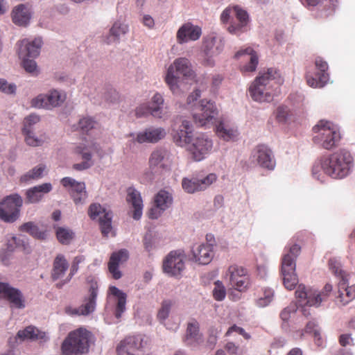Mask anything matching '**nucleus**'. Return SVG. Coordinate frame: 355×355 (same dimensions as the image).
<instances>
[{
    "mask_svg": "<svg viewBox=\"0 0 355 355\" xmlns=\"http://www.w3.org/2000/svg\"><path fill=\"white\" fill-rule=\"evenodd\" d=\"M193 128L189 121L184 120L173 134L175 143L180 146L189 144L192 141Z\"/></svg>",
    "mask_w": 355,
    "mask_h": 355,
    "instance_id": "c85d7f7f",
    "label": "nucleus"
},
{
    "mask_svg": "<svg viewBox=\"0 0 355 355\" xmlns=\"http://www.w3.org/2000/svg\"><path fill=\"white\" fill-rule=\"evenodd\" d=\"M144 245L148 252H150L154 248V243L150 234H146L144 237Z\"/></svg>",
    "mask_w": 355,
    "mask_h": 355,
    "instance_id": "0e129e2a",
    "label": "nucleus"
},
{
    "mask_svg": "<svg viewBox=\"0 0 355 355\" xmlns=\"http://www.w3.org/2000/svg\"><path fill=\"white\" fill-rule=\"evenodd\" d=\"M17 338H19L21 340H33L46 341L48 340V336L45 332L40 331L33 326H28L23 330H19L17 334Z\"/></svg>",
    "mask_w": 355,
    "mask_h": 355,
    "instance_id": "e433bc0d",
    "label": "nucleus"
},
{
    "mask_svg": "<svg viewBox=\"0 0 355 355\" xmlns=\"http://www.w3.org/2000/svg\"><path fill=\"white\" fill-rule=\"evenodd\" d=\"M224 43L216 37H208L204 41L203 53L205 55L214 56L219 54L223 49Z\"/></svg>",
    "mask_w": 355,
    "mask_h": 355,
    "instance_id": "58836bf2",
    "label": "nucleus"
},
{
    "mask_svg": "<svg viewBox=\"0 0 355 355\" xmlns=\"http://www.w3.org/2000/svg\"><path fill=\"white\" fill-rule=\"evenodd\" d=\"M201 35L202 29L200 26L191 22H187L182 24L177 31V42L182 44L190 41H196L200 37Z\"/></svg>",
    "mask_w": 355,
    "mask_h": 355,
    "instance_id": "5701e85b",
    "label": "nucleus"
},
{
    "mask_svg": "<svg viewBox=\"0 0 355 355\" xmlns=\"http://www.w3.org/2000/svg\"><path fill=\"white\" fill-rule=\"evenodd\" d=\"M273 296V291L270 288L264 289L263 296L257 300V305L261 307L268 305L272 300Z\"/></svg>",
    "mask_w": 355,
    "mask_h": 355,
    "instance_id": "3c124183",
    "label": "nucleus"
},
{
    "mask_svg": "<svg viewBox=\"0 0 355 355\" xmlns=\"http://www.w3.org/2000/svg\"><path fill=\"white\" fill-rule=\"evenodd\" d=\"M323 172L334 179H342L347 176L353 164V157L349 151L338 150L320 158Z\"/></svg>",
    "mask_w": 355,
    "mask_h": 355,
    "instance_id": "f03ea898",
    "label": "nucleus"
},
{
    "mask_svg": "<svg viewBox=\"0 0 355 355\" xmlns=\"http://www.w3.org/2000/svg\"><path fill=\"white\" fill-rule=\"evenodd\" d=\"M279 78V72L273 68L260 73L249 88L252 98L258 102L271 101L279 88V83L276 80Z\"/></svg>",
    "mask_w": 355,
    "mask_h": 355,
    "instance_id": "f257e3e1",
    "label": "nucleus"
},
{
    "mask_svg": "<svg viewBox=\"0 0 355 355\" xmlns=\"http://www.w3.org/2000/svg\"><path fill=\"white\" fill-rule=\"evenodd\" d=\"M40 120V118L38 115L35 114H31L27 117L24 119V131H27L28 130H32L31 126L37 123H38Z\"/></svg>",
    "mask_w": 355,
    "mask_h": 355,
    "instance_id": "5fc2aeb1",
    "label": "nucleus"
},
{
    "mask_svg": "<svg viewBox=\"0 0 355 355\" xmlns=\"http://www.w3.org/2000/svg\"><path fill=\"white\" fill-rule=\"evenodd\" d=\"M345 291H344V288H340L338 287V295L336 297V303L340 306H345L349 302H345L343 300L345 299Z\"/></svg>",
    "mask_w": 355,
    "mask_h": 355,
    "instance_id": "69168bd1",
    "label": "nucleus"
},
{
    "mask_svg": "<svg viewBox=\"0 0 355 355\" xmlns=\"http://www.w3.org/2000/svg\"><path fill=\"white\" fill-rule=\"evenodd\" d=\"M98 286L96 282H92L89 285V295L85 297L84 304L78 308H68L67 312L71 315H87L95 310L96 300Z\"/></svg>",
    "mask_w": 355,
    "mask_h": 355,
    "instance_id": "dca6fc26",
    "label": "nucleus"
},
{
    "mask_svg": "<svg viewBox=\"0 0 355 355\" xmlns=\"http://www.w3.org/2000/svg\"><path fill=\"white\" fill-rule=\"evenodd\" d=\"M202 341V335L199 332V323L193 320L187 324L184 342L187 345L199 344Z\"/></svg>",
    "mask_w": 355,
    "mask_h": 355,
    "instance_id": "4c0bfd02",
    "label": "nucleus"
},
{
    "mask_svg": "<svg viewBox=\"0 0 355 355\" xmlns=\"http://www.w3.org/2000/svg\"><path fill=\"white\" fill-rule=\"evenodd\" d=\"M92 149L91 146H76L73 149L74 154L80 156L83 162L79 164H74L73 168L76 171H83L90 168L92 162Z\"/></svg>",
    "mask_w": 355,
    "mask_h": 355,
    "instance_id": "7c9ffc66",
    "label": "nucleus"
},
{
    "mask_svg": "<svg viewBox=\"0 0 355 355\" xmlns=\"http://www.w3.org/2000/svg\"><path fill=\"white\" fill-rule=\"evenodd\" d=\"M12 22L19 26H26L31 18L30 8L24 4L15 6L11 12Z\"/></svg>",
    "mask_w": 355,
    "mask_h": 355,
    "instance_id": "2f4dec72",
    "label": "nucleus"
},
{
    "mask_svg": "<svg viewBox=\"0 0 355 355\" xmlns=\"http://www.w3.org/2000/svg\"><path fill=\"white\" fill-rule=\"evenodd\" d=\"M241 56L243 57L245 61L248 62V64H244L241 67V71L245 72L254 71L259 62L257 53L252 48L249 47L239 51L235 54L236 58H239Z\"/></svg>",
    "mask_w": 355,
    "mask_h": 355,
    "instance_id": "72a5a7b5",
    "label": "nucleus"
},
{
    "mask_svg": "<svg viewBox=\"0 0 355 355\" xmlns=\"http://www.w3.org/2000/svg\"><path fill=\"white\" fill-rule=\"evenodd\" d=\"M289 110L286 106H279L276 110V119L279 122H285L288 116Z\"/></svg>",
    "mask_w": 355,
    "mask_h": 355,
    "instance_id": "6e6d98bb",
    "label": "nucleus"
},
{
    "mask_svg": "<svg viewBox=\"0 0 355 355\" xmlns=\"http://www.w3.org/2000/svg\"><path fill=\"white\" fill-rule=\"evenodd\" d=\"M149 167L153 171L166 170L169 167V153L165 149H156L152 152L148 160Z\"/></svg>",
    "mask_w": 355,
    "mask_h": 355,
    "instance_id": "393cba45",
    "label": "nucleus"
},
{
    "mask_svg": "<svg viewBox=\"0 0 355 355\" xmlns=\"http://www.w3.org/2000/svg\"><path fill=\"white\" fill-rule=\"evenodd\" d=\"M22 59V65L26 71L28 73H34L37 71V64L34 60H30L28 58Z\"/></svg>",
    "mask_w": 355,
    "mask_h": 355,
    "instance_id": "bf43d9fd",
    "label": "nucleus"
},
{
    "mask_svg": "<svg viewBox=\"0 0 355 355\" xmlns=\"http://www.w3.org/2000/svg\"><path fill=\"white\" fill-rule=\"evenodd\" d=\"M193 260L200 264H208L214 257L213 245L208 243H202L192 249Z\"/></svg>",
    "mask_w": 355,
    "mask_h": 355,
    "instance_id": "c756f323",
    "label": "nucleus"
},
{
    "mask_svg": "<svg viewBox=\"0 0 355 355\" xmlns=\"http://www.w3.org/2000/svg\"><path fill=\"white\" fill-rule=\"evenodd\" d=\"M66 95L58 90L51 91L48 94H40L31 101V105L37 108L51 109L59 106L65 100Z\"/></svg>",
    "mask_w": 355,
    "mask_h": 355,
    "instance_id": "f3484780",
    "label": "nucleus"
},
{
    "mask_svg": "<svg viewBox=\"0 0 355 355\" xmlns=\"http://www.w3.org/2000/svg\"><path fill=\"white\" fill-rule=\"evenodd\" d=\"M46 170V166L44 164H39L34 167L32 170L27 172L26 174L21 177V182H26L32 180H37L41 178L44 172Z\"/></svg>",
    "mask_w": 355,
    "mask_h": 355,
    "instance_id": "49530a36",
    "label": "nucleus"
},
{
    "mask_svg": "<svg viewBox=\"0 0 355 355\" xmlns=\"http://www.w3.org/2000/svg\"><path fill=\"white\" fill-rule=\"evenodd\" d=\"M216 133L224 141L234 140L238 135L237 130L228 121L222 119L216 124Z\"/></svg>",
    "mask_w": 355,
    "mask_h": 355,
    "instance_id": "c9c22d12",
    "label": "nucleus"
},
{
    "mask_svg": "<svg viewBox=\"0 0 355 355\" xmlns=\"http://www.w3.org/2000/svg\"><path fill=\"white\" fill-rule=\"evenodd\" d=\"M232 12H233V7H228L223 11L220 15V21H222V23H227L230 18Z\"/></svg>",
    "mask_w": 355,
    "mask_h": 355,
    "instance_id": "774afa93",
    "label": "nucleus"
},
{
    "mask_svg": "<svg viewBox=\"0 0 355 355\" xmlns=\"http://www.w3.org/2000/svg\"><path fill=\"white\" fill-rule=\"evenodd\" d=\"M329 266L332 272L341 279L339 282V288H344V291H345V299L343 300L345 302H350L355 298V285L350 286H347L348 281L347 275L343 271L339 264L336 261L330 259Z\"/></svg>",
    "mask_w": 355,
    "mask_h": 355,
    "instance_id": "4be33fe9",
    "label": "nucleus"
},
{
    "mask_svg": "<svg viewBox=\"0 0 355 355\" xmlns=\"http://www.w3.org/2000/svg\"><path fill=\"white\" fill-rule=\"evenodd\" d=\"M216 114V108L213 102L206 99L201 100L193 111V117L199 126L206 125L212 122Z\"/></svg>",
    "mask_w": 355,
    "mask_h": 355,
    "instance_id": "9b49d317",
    "label": "nucleus"
},
{
    "mask_svg": "<svg viewBox=\"0 0 355 355\" xmlns=\"http://www.w3.org/2000/svg\"><path fill=\"white\" fill-rule=\"evenodd\" d=\"M315 330H320L318 326L313 321H309L304 329L297 331L299 337L303 338L305 334H309L312 337L314 335Z\"/></svg>",
    "mask_w": 355,
    "mask_h": 355,
    "instance_id": "864d4df0",
    "label": "nucleus"
},
{
    "mask_svg": "<svg viewBox=\"0 0 355 355\" xmlns=\"http://www.w3.org/2000/svg\"><path fill=\"white\" fill-rule=\"evenodd\" d=\"M282 274L284 286L288 290L293 289L298 283V278L295 273V263L288 255L282 258Z\"/></svg>",
    "mask_w": 355,
    "mask_h": 355,
    "instance_id": "412c9836",
    "label": "nucleus"
},
{
    "mask_svg": "<svg viewBox=\"0 0 355 355\" xmlns=\"http://www.w3.org/2000/svg\"><path fill=\"white\" fill-rule=\"evenodd\" d=\"M96 123L90 117H84L78 122V128L83 132H87L95 128Z\"/></svg>",
    "mask_w": 355,
    "mask_h": 355,
    "instance_id": "09e8293b",
    "label": "nucleus"
},
{
    "mask_svg": "<svg viewBox=\"0 0 355 355\" xmlns=\"http://www.w3.org/2000/svg\"><path fill=\"white\" fill-rule=\"evenodd\" d=\"M0 91L8 94H15L16 85L15 84H8L4 79H0Z\"/></svg>",
    "mask_w": 355,
    "mask_h": 355,
    "instance_id": "4d7b16f0",
    "label": "nucleus"
},
{
    "mask_svg": "<svg viewBox=\"0 0 355 355\" xmlns=\"http://www.w3.org/2000/svg\"><path fill=\"white\" fill-rule=\"evenodd\" d=\"M61 184L69 191L75 204H83L85 201L87 196L84 182L66 177L61 180Z\"/></svg>",
    "mask_w": 355,
    "mask_h": 355,
    "instance_id": "aec40b11",
    "label": "nucleus"
},
{
    "mask_svg": "<svg viewBox=\"0 0 355 355\" xmlns=\"http://www.w3.org/2000/svg\"><path fill=\"white\" fill-rule=\"evenodd\" d=\"M189 148L193 159L195 161L202 160L207 155L210 153L213 148V142L207 136L202 134L192 139Z\"/></svg>",
    "mask_w": 355,
    "mask_h": 355,
    "instance_id": "ddd939ff",
    "label": "nucleus"
},
{
    "mask_svg": "<svg viewBox=\"0 0 355 355\" xmlns=\"http://www.w3.org/2000/svg\"><path fill=\"white\" fill-rule=\"evenodd\" d=\"M22 205L23 200L19 194L6 196L0 202V219L6 223L15 222L19 216Z\"/></svg>",
    "mask_w": 355,
    "mask_h": 355,
    "instance_id": "0eeeda50",
    "label": "nucleus"
},
{
    "mask_svg": "<svg viewBox=\"0 0 355 355\" xmlns=\"http://www.w3.org/2000/svg\"><path fill=\"white\" fill-rule=\"evenodd\" d=\"M92 338V333L84 327L70 331L61 345L62 354L83 355L88 353Z\"/></svg>",
    "mask_w": 355,
    "mask_h": 355,
    "instance_id": "7ed1b4c3",
    "label": "nucleus"
},
{
    "mask_svg": "<svg viewBox=\"0 0 355 355\" xmlns=\"http://www.w3.org/2000/svg\"><path fill=\"white\" fill-rule=\"evenodd\" d=\"M129 257L127 250L122 249L117 252H113L108 262V270L114 279H119L121 277L122 274L119 270V266L125 262Z\"/></svg>",
    "mask_w": 355,
    "mask_h": 355,
    "instance_id": "a878e982",
    "label": "nucleus"
},
{
    "mask_svg": "<svg viewBox=\"0 0 355 355\" xmlns=\"http://www.w3.org/2000/svg\"><path fill=\"white\" fill-rule=\"evenodd\" d=\"M315 66L317 72L313 75L310 71L306 74L307 85L313 88L323 87L329 80V76L327 72L329 66L327 62L321 57H317L315 60Z\"/></svg>",
    "mask_w": 355,
    "mask_h": 355,
    "instance_id": "9d476101",
    "label": "nucleus"
},
{
    "mask_svg": "<svg viewBox=\"0 0 355 355\" xmlns=\"http://www.w3.org/2000/svg\"><path fill=\"white\" fill-rule=\"evenodd\" d=\"M233 12L238 21V23L231 22L227 31L231 34L240 35L247 31V26L249 23L248 12L239 6H233Z\"/></svg>",
    "mask_w": 355,
    "mask_h": 355,
    "instance_id": "b1692460",
    "label": "nucleus"
},
{
    "mask_svg": "<svg viewBox=\"0 0 355 355\" xmlns=\"http://www.w3.org/2000/svg\"><path fill=\"white\" fill-rule=\"evenodd\" d=\"M184 254L180 250L171 251L163 262L164 272L171 276H177L184 268Z\"/></svg>",
    "mask_w": 355,
    "mask_h": 355,
    "instance_id": "a211bd4d",
    "label": "nucleus"
},
{
    "mask_svg": "<svg viewBox=\"0 0 355 355\" xmlns=\"http://www.w3.org/2000/svg\"><path fill=\"white\" fill-rule=\"evenodd\" d=\"M52 189V185L50 183H44L30 188L26 192V203H37L40 202L44 195L49 193Z\"/></svg>",
    "mask_w": 355,
    "mask_h": 355,
    "instance_id": "473e14b6",
    "label": "nucleus"
},
{
    "mask_svg": "<svg viewBox=\"0 0 355 355\" xmlns=\"http://www.w3.org/2000/svg\"><path fill=\"white\" fill-rule=\"evenodd\" d=\"M313 141L319 147L330 150L339 145L340 133L332 122L320 120L313 126Z\"/></svg>",
    "mask_w": 355,
    "mask_h": 355,
    "instance_id": "20e7f679",
    "label": "nucleus"
},
{
    "mask_svg": "<svg viewBox=\"0 0 355 355\" xmlns=\"http://www.w3.org/2000/svg\"><path fill=\"white\" fill-rule=\"evenodd\" d=\"M218 177L216 173H211L205 177L193 176L184 178L182 180V187L188 193L203 191L216 182Z\"/></svg>",
    "mask_w": 355,
    "mask_h": 355,
    "instance_id": "6e6552de",
    "label": "nucleus"
},
{
    "mask_svg": "<svg viewBox=\"0 0 355 355\" xmlns=\"http://www.w3.org/2000/svg\"><path fill=\"white\" fill-rule=\"evenodd\" d=\"M21 232L28 233L33 237L38 239H44L46 237V232L43 230H40L38 226L33 222H27L24 223L19 227Z\"/></svg>",
    "mask_w": 355,
    "mask_h": 355,
    "instance_id": "37998d69",
    "label": "nucleus"
},
{
    "mask_svg": "<svg viewBox=\"0 0 355 355\" xmlns=\"http://www.w3.org/2000/svg\"><path fill=\"white\" fill-rule=\"evenodd\" d=\"M173 302L171 300H164L161 303V306L158 309L157 318L161 322L164 323L168 317Z\"/></svg>",
    "mask_w": 355,
    "mask_h": 355,
    "instance_id": "de8ad7c7",
    "label": "nucleus"
},
{
    "mask_svg": "<svg viewBox=\"0 0 355 355\" xmlns=\"http://www.w3.org/2000/svg\"><path fill=\"white\" fill-rule=\"evenodd\" d=\"M127 201L134 209L132 217L139 220L142 215L143 201L140 193L133 187L127 189Z\"/></svg>",
    "mask_w": 355,
    "mask_h": 355,
    "instance_id": "f704fd0d",
    "label": "nucleus"
},
{
    "mask_svg": "<svg viewBox=\"0 0 355 355\" xmlns=\"http://www.w3.org/2000/svg\"><path fill=\"white\" fill-rule=\"evenodd\" d=\"M214 288L213 290L214 298L217 301L223 300L226 295V291L220 281H216L214 283Z\"/></svg>",
    "mask_w": 355,
    "mask_h": 355,
    "instance_id": "8fccbe9b",
    "label": "nucleus"
},
{
    "mask_svg": "<svg viewBox=\"0 0 355 355\" xmlns=\"http://www.w3.org/2000/svg\"><path fill=\"white\" fill-rule=\"evenodd\" d=\"M85 257L83 255H78L74 257L70 269V274L69 275L71 277L77 272L79 268V264L83 263L85 261Z\"/></svg>",
    "mask_w": 355,
    "mask_h": 355,
    "instance_id": "13d9d810",
    "label": "nucleus"
},
{
    "mask_svg": "<svg viewBox=\"0 0 355 355\" xmlns=\"http://www.w3.org/2000/svg\"><path fill=\"white\" fill-rule=\"evenodd\" d=\"M164 98L162 96L156 93L152 98L150 105L142 104L137 107L135 112L137 117L150 114L158 119H163L166 116V112L163 110Z\"/></svg>",
    "mask_w": 355,
    "mask_h": 355,
    "instance_id": "f8f14e48",
    "label": "nucleus"
},
{
    "mask_svg": "<svg viewBox=\"0 0 355 355\" xmlns=\"http://www.w3.org/2000/svg\"><path fill=\"white\" fill-rule=\"evenodd\" d=\"M181 76L188 78H193L194 77V72L191 69V64L189 60L185 58L175 59L168 68L165 81L173 93H175L178 91V83Z\"/></svg>",
    "mask_w": 355,
    "mask_h": 355,
    "instance_id": "39448f33",
    "label": "nucleus"
},
{
    "mask_svg": "<svg viewBox=\"0 0 355 355\" xmlns=\"http://www.w3.org/2000/svg\"><path fill=\"white\" fill-rule=\"evenodd\" d=\"M332 291V286L327 284L321 291L312 288L306 289L304 285H299L295 296L299 302L309 306H318L322 302L326 301Z\"/></svg>",
    "mask_w": 355,
    "mask_h": 355,
    "instance_id": "423d86ee",
    "label": "nucleus"
},
{
    "mask_svg": "<svg viewBox=\"0 0 355 355\" xmlns=\"http://www.w3.org/2000/svg\"><path fill=\"white\" fill-rule=\"evenodd\" d=\"M128 31L127 25L121 22H115L110 30V34L106 38V43L111 44L118 42L121 35H124Z\"/></svg>",
    "mask_w": 355,
    "mask_h": 355,
    "instance_id": "79ce46f5",
    "label": "nucleus"
},
{
    "mask_svg": "<svg viewBox=\"0 0 355 355\" xmlns=\"http://www.w3.org/2000/svg\"><path fill=\"white\" fill-rule=\"evenodd\" d=\"M352 341L350 334H342L339 337V343L343 347L352 345Z\"/></svg>",
    "mask_w": 355,
    "mask_h": 355,
    "instance_id": "338daca9",
    "label": "nucleus"
},
{
    "mask_svg": "<svg viewBox=\"0 0 355 355\" xmlns=\"http://www.w3.org/2000/svg\"><path fill=\"white\" fill-rule=\"evenodd\" d=\"M220 331H214V334L211 335H209L208 338H207V343H206V346L210 349H213L215 347V345H216L217 343V335L219 333Z\"/></svg>",
    "mask_w": 355,
    "mask_h": 355,
    "instance_id": "680f3d73",
    "label": "nucleus"
},
{
    "mask_svg": "<svg viewBox=\"0 0 355 355\" xmlns=\"http://www.w3.org/2000/svg\"><path fill=\"white\" fill-rule=\"evenodd\" d=\"M88 215L92 220L98 218L101 233L104 236H107L112 230V213L100 204L94 203L89 207Z\"/></svg>",
    "mask_w": 355,
    "mask_h": 355,
    "instance_id": "2eb2a0df",
    "label": "nucleus"
},
{
    "mask_svg": "<svg viewBox=\"0 0 355 355\" xmlns=\"http://www.w3.org/2000/svg\"><path fill=\"white\" fill-rule=\"evenodd\" d=\"M227 275L230 276V283L232 288L243 292L245 291L250 284V277L247 270L242 266L232 265L228 268Z\"/></svg>",
    "mask_w": 355,
    "mask_h": 355,
    "instance_id": "4468645a",
    "label": "nucleus"
},
{
    "mask_svg": "<svg viewBox=\"0 0 355 355\" xmlns=\"http://www.w3.org/2000/svg\"><path fill=\"white\" fill-rule=\"evenodd\" d=\"M22 131L25 137V141L28 146H39L42 144L43 141L40 139L35 137L33 135L32 130H28L27 131H24V130H22Z\"/></svg>",
    "mask_w": 355,
    "mask_h": 355,
    "instance_id": "603ef678",
    "label": "nucleus"
},
{
    "mask_svg": "<svg viewBox=\"0 0 355 355\" xmlns=\"http://www.w3.org/2000/svg\"><path fill=\"white\" fill-rule=\"evenodd\" d=\"M108 292L109 294L113 295L117 299L115 315L117 318H119L125 310L127 295L114 286H110Z\"/></svg>",
    "mask_w": 355,
    "mask_h": 355,
    "instance_id": "a19ab883",
    "label": "nucleus"
},
{
    "mask_svg": "<svg viewBox=\"0 0 355 355\" xmlns=\"http://www.w3.org/2000/svg\"><path fill=\"white\" fill-rule=\"evenodd\" d=\"M69 268V263L63 254H58L53 263L51 277L57 280L62 277Z\"/></svg>",
    "mask_w": 355,
    "mask_h": 355,
    "instance_id": "ea45409f",
    "label": "nucleus"
},
{
    "mask_svg": "<svg viewBox=\"0 0 355 355\" xmlns=\"http://www.w3.org/2000/svg\"><path fill=\"white\" fill-rule=\"evenodd\" d=\"M55 234L58 241L63 245H68L74 238V232L69 228L55 227Z\"/></svg>",
    "mask_w": 355,
    "mask_h": 355,
    "instance_id": "c03bdc74",
    "label": "nucleus"
},
{
    "mask_svg": "<svg viewBox=\"0 0 355 355\" xmlns=\"http://www.w3.org/2000/svg\"><path fill=\"white\" fill-rule=\"evenodd\" d=\"M166 135V130L162 128L150 127L146 128L144 131L139 132L135 137V134L130 133L129 137H132L130 140L132 143L139 144L152 143L155 144L164 139Z\"/></svg>",
    "mask_w": 355,
    "mask_h": 355,
    "instance_id": "6ab92c4d",
    "label": "nucleus"
},
{
    "mask_svg": "<svg viewBox=\"0 0 355 355\" xmlns=\"http://www.w3.org/2000/svg\"><path fill=\"white\" fill-rule=\"evenodd\" d=\"M250 160L261 168L268 171H273L276 166L275 158L271 149L263 144L254 148L251 153Z\"/></svg>",
    "mask_w": 355,
    "mask_h": 355,
    "instance_id": "1a4fd4ad",
    "label": "nucleus"
},
{
    "mask_svg": "<svg viewBox=\"0 0 355 355\" xmlns=\"http://www.w3.org/2000/svg\"><path fill=\"white\" fill-rule=\"evenodd\" d=\"M171 203V196L166 191H160L155 198V204L160 210H165Z\"/></svg>",
    "mask_w": 355,
    "mask_h": 355,
    "instance_id": "a18cd8bd",
    "label": "nucleus"
},
{
    "mask_svg": "<svg viewBox=\"0 0 355 355\" xmlns=\"http://www.w3.org/2000/svg\"><path fill=\"white\" fill-rule=\"evenodd\" d=\"M300 250L301 248L299 245L293 244L289 248L288 252L285 254L284 256H290V257L293 260V262L295 263V259L300 254Z\"/></svg>",
    "mask_w": 355,
    "mask_h": 355,
    "instance_id": "052dcab7",
    "label": "nucleus"
},
{
    "mask_svg": "<svg viewBox=\"0 0 355 355\" xmlns=\"http://www.w3.org/2000/svg\"><path fill=\"white\" fill-rule=\"evenodd\" d=\"M42 44L40 38H35L33 41H28L27 39L21 40L19 44V56L21 58L37 57L40 53Z\"/></svg>",
    "mask_w": 355,
    "mask_h": 355,
    "instance_id": "bb28decb",
    "label": "nucleus"
},
{
    "mask_svg": "<svg viewBox=\"0 0 355 355\" xmlns=\"http://www.w3.org/2000/svg\"><path fill=\"white\" fill-rule=\"evenodd\" d=\"M225 349L230 354L235 355L238 354L239 346L233 342H228L225 345Z\"/></svg>",
    "mask_w": 355,
    "mask_h": 355,
    "instance_id": "e2e57ef3",
    "label": "nucleus"
},
{
    "mask_svg": "<svg viewBox=\"0 0 355 355\" xmlns=\"http://www.w3.org/2000/svg\"><path fill=\"white\" fill-rule=\"evenodd\" d=\"M0 294L8 300L12 306L18 309L24 307L20 291L11 287L8 284L0 282Z\"/></svg>",
    "mask_w": 355,
    "mask_h": 355,
    "instance_id": "cd10ccee",
    "label": "nucleus"
}]
</instances>
